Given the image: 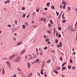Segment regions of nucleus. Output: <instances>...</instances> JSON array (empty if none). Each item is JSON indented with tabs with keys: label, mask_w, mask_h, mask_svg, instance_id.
<instances>
[{
	"label": "nucleus",
	"mask_w": 77,
	"mask_h": 77,
	"mask_svg": "<svg viewBox=\"0 0 77 77\" xmlns=\"http://www.w3.org/2000/svg\"><path fill=\"white\" fill-rule=\"evenodd\" d=\"M41 21H43L44 22H45L46 21V19H45L44 17H42L41 19Z\"/></svg>",
	"instance_id": "6e6552de"
},
{
	"label": "nucleus",
	"mask_w": 77,
	"mask_h": 77,
	"mask_svg": "<svg viewBox=\"0 0 77 77\" xmlns=\"http://www.w3.org/2000/svg\"><path fill=\"white\" fill-rule=\"evenodd\" d=\"M48 9L47 8H45V11H47V10Z\"/></svg>",
	"instance_id": "bf43d9fd"
},
{
	"label": "nucleus",
	"mask_w": 77,
	"mask_h": 77,
	"mask_svg": "<svg viewBox=\"0 0 77 77\" xmlns=\"http://www.w3.org/2000/svg\"><path fill=\"white\" fill-rule=\"evenodd\" d=\"M68 69H71V66H68Z\"/></svg>",
	"instance_id": "4be33fe9"
},
{
	"label": "nucleus",
	"mask_w": 77,
	"mask_h": 77,
	"mask_svg": "<svg viewBox=\"0 0 77 77\" xmlns=\"http://www.w3.org/2000/svg\"><path fill=\"white\" fill-rule=\"evenodd\" d=\"M32 75V73H30L28 75L29 77H30V75Z\"/></svg>",
	"instance_id": "393cba45"
},
{
	"label": "nucleus",
	"mask_w": 77,
	"mask_h": 77,
	"mask_svg": "<svg viewBox=\"0 0 77 77\" xmlns=\"http://www.w3.org/2000/svg\"><path fill=\"white\" fill-rule=\"evenodd\" d=\"M50 44V42H49L48 43V44Z\"/></svg>",
	"instance_id": "680f3d73"
},
{
	"label": "nucleus",
	"mask_w": 77,
	"mask_h": 77,
	"mask_svg": "<svg viewBox=\"0 0 77 77\" xmlns=\"http://www.w3.org/2000/svg\"><path fill=\"white\" fill-rule=\"evenodd\" d=\"M44 38L47 39V37L46 35H44Z\"/></svg>",
	"instance_id": "b1692460"
},
{
	"label": "nucleus",
	"mask_w": 77,
	"mask_h": 77,
	"mask_svg": "<svg viewBox=\"0 0 77 77\" xmlns=\"http://www.w3.org/2000/svg\"><path fill=\"white\" fill-rule=\"evenodd\" d=\"M22 77H26V76H25L24 75H23L22 76Z\"/></svg>",
	"instance_id": "052dcab7"
},
{
	"label": "nucleus",
	"mask_w": 77,
	"mask_h": 77,
	"mask_svg": "<svg viewBox=\"0 0 77 77\" xmlns=\"http://www.w3.org/2000/svg\"><path fill=\"white\" fill-rule=\"evenodd\" d=\"M6 63H7V65L8 66H9V68H11V64L10 63H9V62L8 61H7L6 62Z\"/></svg>",
	"instance_id": "423d86ee"
},
{
	"label": "nucleus",
	"mask_w": 77,
	"mask_h": 77,
	"mask_svg": "<svg viewBox=\"0 0 77 77\" xmlns=\"http://www.w3.org/2000/svg\"><path fill=\"white\" fill-rule=\"evenodd\" d=\"M61 28H60V27H59L58 28V30H61Z\"/></svg>",
	"instance_id": "5fc2aeb1"
},
{
	"label": "nucleus",
	"mask_w": 77,
	"mask_h": 77,
	"mask_svg": "<svg viewBox=\"0 0 77 77\" xmlns=\"http://www.w3.org/2000/svg\"><path fill=\"white\" fill-rule=\"evenodd\" d=\"M45 41H46V42H48V41H49V39H46L45 40Z\"/></svg>",
	"instance_id": "cd10ccee"
},
{
	"label": "nucleus",
	"mask_w": 77,
	"mask_h": 77,
	"mask_svg": "<svg viewBox=\"0 0 77 77\" xmlns=\"http://www.w3.org/2000/svg\"><path fill=\"white\" fill-rule=\"evenodd\" d=\"M62 43L61 42H60L59 43V44L58 45H57V47L58 48H59V47H62Z\"/></svg>",
	"instance_id": "0eeeda50"
},
{
	"label": "nucleus",
	"mask_w": 77,
	"mask_h": 77,
	"mask_svg": "<svg viewBox=\"0 0 77 77\" xmlns=\"http://www.w3.org/2000/svg\"><path fill=\"white\" fill-rule=\"evenodd\" d=\"M70 63H72V60H70Z\"/></svg>",
	"instance_id": "3c124183"
},
{
	"label": "nucleus",
	"mask_w": 77,
	"mask_h": 77,
	"mask_svg": "<svg viewBox=\"0 0 77 77\" xmlns=\"http://www.w3.org/2000/svg\"><path fill=\"white\" fill-rule=\"evenodd\" d=\"M20 75H23V73L22 72H20Z\"/></svg>",
	"instance_id": "6e6d98bb"
},
{
	"label": "nucleus",
	"mask_w": 77,
	"mask_h": 77,
	"mask_svg": "<svg viewBox=\"0 0 77 77\" xmlns=\"http://www.w3.org/2000/svg\"><path fill=\"white\" fill-rule=\"evenodd\" d=\"M13 40H14L15 41H16V40L17 39V38H14V37H13Z\"/></svg>",
	"instance_id": "ea45409f"
},
{
	"label": "nucleus",
	"mask_w": 77,
	"mask_h": 77,
	"mask_svg": "<svg viewBox=\"0 0 77 77\" xmlns=\"http://www.w3.org/2000/svg\"><path fill=\"white\" fill-rule=\"evenodd\" d=\"M8 27H11V26L10 25H8Z\"/></svg>",
	"instance_id": "09e8293b"
},
{
	"label": "nucleus",
	"mask_w": 77,
	"mask_h": 77,
	"mask_svg": "<svg viewBox=\"0 0 77 77\" xmlns=\"http://www.w3.org/2000/svg\"><path fill=\"white\" fill-rule=\"evenodd\" d=\"M13 77H16V75H13Z\"/></svg>",
	"instance_id": "e2e57ef3"
},
{
	"label": "nucleus",
	"mask_w": 77,
	"mask_h": 77,
	"mask_svg": "<svg viewBox=\"0 0 77 77\" xmlns=\"http://www.w3.org/2000/svg\"><path fill=\"white\" fill-rule=\"evenodd\" d=\"M22 27L23 29H25L26 28V26H25V25H22Z\"/></svg>",
	"instance_id": "a211bd4d"
},
{
	"label": "nucleus",
	"mask_w": 77,
	"mask_h": 77,
	"mask_svg": "<svg viewBox=\"0 0 77 77\" xmlns=\"http://www.w3.org/2000/svg\"><path fill=\"white\" fill-rule=\"evenodd\" d=\"M38 48H36V51L37 52V55H38L39 54H38Z\"/></svg>",
	"instance_id": "aec40b11"
},
{
	"label": "nucleus",
	"mask_w": 77,
	"mask_h": 77,
	"mask_svg": "<svg viewBox=\"0 0 77 77\" xmlns=\"http://www.w3.org/2000/svg\"><path fill=\"white\" fill-rule=\"evenodd\" d=\"M47 6H50V3L48 2L46 4Z\"/></svg>",
	"instance_id": "dca6fc26"
},
{
	"label": "nucleus",
	"mask_w": 77,
	"mask_h": 77,
	"mask_svg": "<svg viewBox=\"0 0 77 77\" xmlns=\"http://www.w3.org/2000/svg\"><path fill=\"white\" fill-rule=\"evenodd\" d=\"M59 37H60H60H61V35H60V34H59Z\"/></svg>",
	"instance_id": "13d9d810"
},
{
	"label": "nucleus",
	"mask_w": 77,
	"mask_h": 77,
	"mask_svg": "<svg viewBox=\"0 0 77 77\" xmlns=\"http://www.w3.org/2000/svg\"><path fill=\"white\" fill-rule=\"evenodd\" d=\"M72 69H74V70H75V67H72Z\"/></svg>",
	"instance_id": "49530a36"
},
{
	"label": "nucleus",
	"mask_w": 77,
	"mask_h": 77,
	"mask_svg": "<svg viewBox=\"0 0 77 77\" xmlns=\"http://www.w3.org/2000/svg\"><path fill=\"white\" fill-rule=\"evenodd\" d=\"M50 62H51V60H48V61L47 62L48 63H50Z\"/></svg>",
	"instance_id": "e433bc0d"
},
{
	"label": "nucleus",
	"mask_w": 77,
	"mask_h": 77,
	"mask_svg": "<svg viewBox=\"0 0 77 77\" xmlns=\"http://www.w3.org/2000/svg\"><path fill=\"white\" fill-rule=\"evenodd\" d=\"M63 58L62 57H60V60H62Z\"/></svg>",
	"instance_id": "7c9ffc66"
},
{
	"label": "nucleus",
	"mask_w": 77,
	"mask_h": 77,
	"mask_svg": "<svg viewBox=\"0 0 77 77\" xmlns=\"http://www.w3.org/2000/svg\"><path fill=\"white\" fill-rule=\"evenodd\" d=\"M51 9H54V6L52 5V6L51 7Z\"/></svg>",
	"instance_id": "5701e85b"
},
{
	"label": "nucleus",
	"mask_w": 77,
	"mask_h": 77,
	"mask_svg": "<svg viewBox=\"0 0 77 77\" xmlns=\"http://www.w3.org/2000/svg\"><path fill=\"white\" fill-rule=\"evenodd\" d=\"M58 32H56V36H58Z\"/></svg>",
	"instance_id": "de8ad7c7"
},
{
	"label": "nucleus",
	"mask_w": 77,
	"mask_h": 77,
	"mask_svg": "<svg viewBox=\"0 0 77 77\" xmlns=\"http://www.w3.org/2000/svg\"><path fill=\"white\" fill-rule=\"evenodd\" d=\"M48 27H51V24H50V23H49L48 24Z\"/></svg>",
	"instance_id": "2f4dec72"
},
{
	"label": "nucleus",
	"mask_w": 77,
	"mask_h": 77,
	"mask_svg": "<svg viewBox=\"0 0 77 77\" xmlns=\"http://www.w3.org/2000/svg\"><path fill=\"white\" fill-rule=\"evenodd\" d=\"M65 69H66V68L65 67H63L62 68L63 70H65Z\"/></svg>",
	"instance_id": "473e14b6"
},
{
	"label": "nucleus",
	"mask_w": 77,
	"mask_h": 77,
	"mask_svg": "<svg viewBox=\"0 0 77 77\" xmlns=\"http://www.w3.org/2000/svg\"><path fill=\"white\" fill-rule=\"evenodd\" d=\"M44 75H45V77H47V73H44Z\"/></svg>",
	"instance_id": "58836bf2"
},
{
	"label": "nucleus",
	"mask_w": 77,
	"mask_h": 77,
	"mask_svg": "<svg viewBox=\"0 0 77 77\" xmlns=\"http://www.w3.org/2000/svg\"><path fill=\"white\" fill-rule=\"evenodd\" d=\"M17 71H20V72L21 71V70H20V68H17Z\"/></svg>",
	"instance_id": "f3484780"
},
{
	"label": "nucleus",
	"mask_w": 77,
	"mask_h": 77,
	"mask_svg": "<svg viewBox=\"0 0 77 77\" xmlns=\"http://www.w3.org/2000/svg\"><path fill=\"white\" fill-rule=\"evenodd\" d=\"M54 72H55V73H56V74H57L58 73V72H57V71L56 70H54Z\"/></svg>",
	"instance_id": "c85d7f7f"
},
{
	"label": "nucleus",
	"mask_w": 77,
	"mask_h": 77,
	"mask_svg": "<svg viewBox=\"0 0 77 77\" xmlns=\"http://www.w3.org/2000/svg\"><path fill=\"white\" fill-rule=\"evenodd\" d=\"M21 60V58L20 57H17L16 59H15L14 61L15 62L17 63V62H18L19 61H20V60Z\"/></svg>",
	"instance_id": "f257e3e1"
},
{
	"label": "nucleus",
	"mask_w": 77,
	"mask_h": 77,
	"mask_svg": "<svg viewBox=\"0 0 77 77\" xmlns=\"http://www.w3.org/2000/svg\"><path fill=\"white\" fill-rule=\"evenodd\" d=\"M32 24H33L34 23V21H33L32 22Z\"/></svg>",
	"instance_id": "774afa93"
},
{
	"label": "nucleus",
	"mask_w": 77,
	"mask_h": 77,
	"mask_svg": "<svg viewBox=\"0 0 77 77\" xmlns=\"http://www.w3.org/2000/svg\"><path fill=\"white\" fill-rule=\"evenodd\" d=\"M10 2L11 1L9 0H7L4 2V3H5V4H6L7 3H10Z\"/></svg>",
	"instance_id": "9d476101"
},
{
	"label": "nucleus",
	"mask_w": 77,
	"mask_h": 77,
	"mask_svg": "<svg viewBox=\"0 0 77 77\" xmlns=\"http://www.w3.org/2000/svg\"><path fill=\"white\" fill-rule=\"evenodd\" d=\"M41 51V49L39 48L38 49V51Z\"/></svg>",
	"instance_id": "603ef678"
},
{
	"label": "nucleus",
	"mask_w": 77,
	"mask_h": 77,
	"mask_svg": "<svg viewBox=\"0 0 77 77\" xmlns=\"http://www.w3.org/2000/svg\"><path fill=\"white\" fill-rule=\"evenodd\" d=\"M62 5H64V6H63V8L65 10V7L66 6V2H65V1L64 0H63L62 2Z\"/></svg>",
	"instance_id": "7ed1b4c3"
},
{
	"label": "nucleus",
	"mask_w": 77,
	"mask_h": 77,
	"mask_svg": "<svg viewBox=\"0 0 77 77\" xmlns=\"http://www.w3.org/2000/svg\"><path fill=\"white\" fill-rule=\"evenodd\" d=\"M22 9L23 10H24V9H25V7H22Z\"/></svg>",
	"instance_id": "37998d69"
},
{
	"label": "nucleus",
	"mask_w": 77,
	"mask_h": 77,
	"mask_svg": "<svg viewBox=\"0 0 77 77\" xmlns=\"http://www.w3.org/2000/svg\"><path fill=\"white\" fill-rule=\"evenodd\" d=\"M72 31H76V30H75V29L73 28L72 29Z\"/></svg>",
	"instance_id": "a19ab883"
},
{
	"label": "nucleus",
	"mask_w": 77,
	"mask_h": 77,
	"mask_svg": "<svg viewBox=\"0 0 77 77\" xmlns=\"http://www.w3.org/2000/svg\"><path fill=\"white\" fill-rule=\"evenodd\" d=\"M56 13L57 14V16H58V15H59V12L56 11Z\"/></svg>",
	"instance_id": "bb28decb"
},
{
	"label": "nucleus",
	"mask_w": 77,
	"mask_h": 77,
	"mask_svg": "<svg viewBox=\"0 0 77 77\" xmlns=\"http://www.w3.org/2000/svg\"><path fill=\"white\" fill-rule=\"evenodd\" d=\"M47 33H50V31H48L47 32Z\"/></svg>",
	"instance_id": "864d4df0"
},
{
	"label": "nucleus",
	"mask_w": 77,
	"mask_h": 77,
	"mask_svg": "<svg viewBox=\"0 0 77 77\" xmlns=\"http://www.w3.org/2000/svg\"><path fill=\"white\" fill-rule=\"evenodd\" d=\"M25 24L26 26H28V25H29V23L27 22H25Z\"/></svg>",
	"instance_id": "4468645a"
},
{
	"label": "nucleus",
	"mask_w": 77,
	"mask_h": 77,
	"mask_svg": "<svg viewBox=\"0 0 77 77\" xmlns=\"http://www.w3.org/2000/svg\"><path fill=\"white\" fill-rule=\"evenodd\" d=\"M41 74H42V75H44V73L43 72H41Z\"/></svg>",
	"instance_id": "8fccbe9b"
},
{
	"label": "nucleus",
	"mask_w": 77,
	"mask_h": 77,
	"mask_svg": "<svg viewBox=\"0 0 77 77\" xmlns=\"http://www.w3.org/2000/svg\"><path fill=\"white\" fill-rule=\"evenodd\" d=\"M15 55H12L8 59V60H9V61H10V60H11L12 59H13L14 57H15Z\"/></svg>",
	"instance_id": "f03ea898"
},
{
	"label": "nucleus",
	"mask_w": 77,
	"mask_h": 77,
	"mask_svg": "<svg viewBox=\"0 0 77 77\" xmlns=\"http://www.w3.org/2000/svg\"><path fill=\"white\" fill-rule=\"evenodd\" d=\"M15 23L16 24V25H17V20H15Z\"/></svg>",
	"instance_id": "72a5a7b5"
},
{
	"label": "nucleus",
	"mask_w": 77,
	"mask_h": 77,
	"mask_svg": "<svg viewBox=\"0 0 77 77\" xmlns=\"http://www.w3.org/2000/svg\"><path fill=\"white\" fill-rule=\"evenodd\" d=\"M64 13H63V15L62 16V17H64Z\"/></svg>",
	"instance_id": "338daca9"
},
{
	"label": "nucleus",
	"mask_w": 77,
	"mask_h": 77,
	"mask_svg": "<svg viewBox=\"0 0 77 77\" xmlns=\"http://www.w3.org/2000/svg\"><path fill=\"white\" fill-rule=\"evenodd\" d=\"M5 69H4V68H3L2 73V75H3L5 74Z\"/></svg>",
	"instance_id": "1a4fd4ad"
},
{
	"label": "nucleus",
	"mask_w": 77,
	"mask_h": 77,
	"mask_svg": "<svg viewBox=\"0 0 77 77\" xmlns=\"http://www.w3.org/2000/svg\"><path fill=\"white\" fill-rule=\"evenodd\" d=\"M22 44V42H19L17 44V45H21V44Z\"/></svg>",
	"instance_id": "f8f14e48"
},
{
	"label": "nucleus",
	"mask_w": 77,
	"mask_h": 77,
	"mask_svg": "<svg viewBox=\"0 0 77 77\" xmlns=\"http://www.w3.org/2000/svg\"><path fill=\"white\" fill-rule=\"evenodd\" d=\"M26 51V50L25 49H24L21 52L20 55H23L24 53H25Z\"/></svg>",
	"instance_id": "20e7f679"
},
{
	"label": "nucleus",
	"mask_w": 77,
	"mask_h": 77,
	"mask_svg": "<svg viewBox=\"0 0 77 77\" xmlns=\"http://www.w3.org/2000/svg\"><path fill=\"white\" fill-rule=\"evenodd\" d=\"M50 23L51 24H53V21H52V20H50Z\"/></svg>",
	"instance_id": "c756f323"
},
{
	"label": "nucleus",
	"mask_w": 77,
	"mask_h": 77,
	"mask_svg": "<svg viewBox=\"0 0 77 77\" xmlns=\"http://www.w3.org/2000/svg\"><path fill=\"white\" fill-rule=\"evenodd\" d=\"M44 62L45 61L43 62V63L44 64L42 65V68H44Z\"/></svg>",
	"instance_id": "4c0bfd02"
},
{
	"label": "nucleus",
	"mask_w": 77,
	"mask_h": 77,
	"mask_svg": "<svg viewBox=\"0 0 77 77\" xmlns=\"http://www.w3.org/2000/svg\"><path fill=\"white\" fill-rule=\"evenodd\" d=\"M2 69H0V73L1 72H2Z\"/></svg>",
	"instance_id": "0e129e2a"
},
{
	"label": "nucleus",
	"mask_w": 77,
	"mask_h": 77,
	"mask_svg": "<svg viewBox=\"0 0 77 77\" xmlns=\"http://www.w3.org/2000/svg\"><path fill=\"white\" fill-rule=\"evenodd\" d=\"M26 16V14H24L22 16V17L23 18H25V16Z\"/></svg>",
	"instance_id": "412c9836"
},
{
	"label": "nucleus",
	"mask_w": 77,
	"mask_h": 77,
	"mask_svg": "<svg viewBox=\"0 0 77 77\" xmlns=\"http://www.w3.org/2000/svg\"><path fill=\"white\" fill-rule=\"evenodd\" d=\"M55 42L56 43H58V40L57 39H56L55 40Z\"/></svg>",
	"instance_id": "c9c22d12"
},
{
	"label": "nucleus",
	"mask_w": 77,
	"mask_h": 77,
	"mask_svg": "<svg viewBox=\"0 0 77 77\" xmlns=\"http://www.w3.org/2000/svg\"><path fill=\"white\" fill-rule=\"evenodd\" d=\"M16 29H13V32H15V31H16Z\"/></svg>",
	"instance_id": "c03bdc74"
},
{
	"label": "nucleus",
	"mask_w": 77,
	"mask_h": 77,
	"mask_svg": "<svg viewBox=\"0 0 77 77\" xmlns=\"http://www.w3.org/2000/svg\"><path fill=\"white\" fill-rule=\"evenodd\" d=\"M39 9H36V12H39Z\"/></svg>",
	"instance_id": "a18cd8bd"
},
{
	"label": "nucleus",
	"mask_w": 77,
	"mask_h": 77,
	"mask_svg": "<svg viewBox=\"0 0 77 77\" xmlns=\"http://www.w3.org/2000/svg\"><path fill=\"white\" fill-rule=\"evenodd\" d=\"M39 62V60L38 59H37V60L35 61V63H38Z\"/></svg>",
	"instance_id": "9b49d317"
},
{
	"label": "nucleus",
	"mask_w": 77,
	"mask_h": 77,
	"mask_svg": "<svg viewBox=\"0 0 77 77\" xmlns=\"http://www.w3.org/2000/svg\"><path fill=\"white\" fill-rule=\"evenodd\" d=\"M62 18L63 19H64L65 18V17H64V16L62 17Z\"/></svg>",
	"instance_id": "4d7b16f0"
},
{
	"label": "nucleus",
	"mask_w": 77,
	"mask_h": 77,
	"mask_svg": "<svg viewBox=\"0 0 77 77\" xmlns=\"http://www.w3.org/2000/svg\"><path fill=\"white\" fill-rule=\"evenodd\" d=\"M68 9L69 10V11H70V10H71V7H68Z\"/></svg>",
	"instance_id": "79ce46f5"
},
{
	"label": "nucleus",
	"mask_w": 77,
	"mask_h": 77,
	"mask_svg": "<svg viewBox=\"0 0 77 77\" xmlns=\"http://www.w3.org/2000/svg\"><path fill=\"white\" fill-rule=\"evenodd\" d=\"M27 65H28V68H29L30 67V63H27Z\"/></svg>",
	"instance_id": "ddd939ff"
},
{
	"label": "nucleus",
	"mask_w": 77,
	"mask_h": 77,
	"mask_svg": "<svg viewBox=\"0 0 77 77\" xmlns=\"http://www.w3.org/2000/svg\"><path fill=\"white\" fill-rule=\"evenodd\" d=\"M66 20H62V22L63 23H65V22H66Z\"/></svg>",
	"instance_id": "6ab92c4d"
},
{
	"label": "nucleus",
	"mask_w": 77,
	"mask_h": 77,
	"mask_svg": "<svg viewBox=\"0 0 77 77\" xmlns=\"http://www.w3.org/2000/svg\"><path fill=\"white\" fill-rule=\"evenodd\" d=\"M32 58V55H28V59L29 60H30V59H31Z\"/></svg>",
	"instance_id": "39448f33"
},
{
	"label": "nucleus",
	"mask_w": 77,
	"mask_h": 77,
	"mask_svg": "<svg viewBox=\"0 0 77 77\" xmlns=\"http://www.w3.org/2000/svg\"><path fill=\"white\" fill-rule=\"evenodd\" d=\"M35 12H33V13L32 14V15L33 16H35Z\"/></svg>",
	"instance_id": "f704fd0d"
},
{
	"label": "nucleus",
	"mask_w": 77,
	"mask_h": 77,
	"mask_svg": "<svg viewBox=\"0 0 77 77\" xmlns=\"http://www.w3.org/2000/svg\"><path fill=\"white\" fill-rule=\"evenodd\" d=\"M57 70H60V67H57Z\"/></svg>",
	"instance_id": "2eb2a0df"
},
{
	"label": "nucleus",
	"mask_w": 77,
	"mask_h": 77,
	"mask_svg": "<svg viewBox=\"0 0 77 77\" xmlns=\"http://www.w3.org/2000/svg\"><path fill=\"white\" fill-rule=\"evenodd\" d=\"M36 63L35 62H33L32 63V64H33L34 63Z\"/></svg>",
	"instance_id": "69168bd1"
},
{
	"label": "nucleus",
	"mask_w": 77,
	"mask_h": 77,
	"mask_svg": "<svg viewBox=\"0 0 77 77\" xmlns=\"http://www.w3.org/2000/svg\"><path fill=\"white\" fill-rule=\"evenodd\" d=\"M65 64H66V63H63L62 65V67H63V66H64Z\"/></svg>",
	"instance_id": "a878e982"
}]
</instances>
